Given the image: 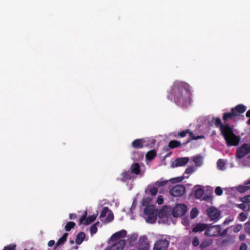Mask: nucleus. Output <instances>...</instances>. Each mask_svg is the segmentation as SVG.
<instances>
[{
  "instance_id": "nucleus-21",
  "label": "nucleus",
  "mask_w": 250,
  "mask_h": 250,
  "mask_svg": "<svg viewBox=\"0 0 250 250\" xmlns=\"http://www.w3.org/2000/svg\"><path fill=\"white\" fill-rule=\"evenodd\" d=\"M122 181L125 182L127 180H130L133 177V173L131 171H125L122 174Z\"/></svg>"
},
{
  "instance_id": "nucleus-47",
  "label": "nucleus",
  "mask_w": 250,
  "mask_h": 250,
  "mask_svg": "<svg viewBox=\"0 0 250 250\" xmlns=\"http://www.w3.org/2000/svg\"><path fill=\"white\" fill-rule=\"evenodd\" d=\"M242 229V225L241 224H237L233 227V231L234 232L237 233L240 231Z\"/></svg>"
},
{
  "instance_id": "nucleus-40",
  "label": "nucleus",
  "mask_w": 250,
  "mask_h": 250,
  "mask_svg": "<svg viewBox=\"0 0 250 250\" xmlns=\"http://www.w3.org/2000/svg\"><path fill=\"white\" fill-rule=\"evenodd\" d=\"M230 227L224 229L222 231L221 230V226L220 225V237L227 236L228 232V230Z\"/></svg>"
},
{
  "instance_id": "nucleus-20",
  "label": "nucleus",
  "mask_w": 250,
  "mask_h": 250,
  "mask_svg": "<svg viewBox=\"0 0 250 250\" xmlns=\"http://www.w3.org/2000/svg\"><path fill=\"white\" fill-rule=\"evenodd\" d=\"M206 121H207L208 125L210 126H215L219 127V117L216 118H210L208 117V119L206 120Z\"/></svg>"
},
{
  "instance_id": "nucleus-3",
  "label": "nucleus",
  "mask_w": 250,
  "mask_h": 250,
  "mask_svg": "<svg viewBox=\"0 0 250 250\" xmlns=\"http://www.w3.org/2000/svg\"><path fill=\"white\" fill-rule=\"evenodd\" d=\"M187 134H189V138L186 141V142H184L183 145H186L188 143H189L191 140H198L200 139H202L204 138V136L203 135H198V136H195L194 134L190 131L189 129H186L184 130H183L181 132H178L177 135H175L174 136L175 137H180L181 138H184L185 137Z\"/></svg>"
},
{
  "instance_id": "nucleus-35",
  "label": "nucleus",
  "mask_w": 250,
  "mask_h": 250,
  "mask_svg": "<svg viewBox=\"0 0 250 250\" xmlns=\"http://www.w3.org/2000/svg\"><path fill=\"white\" fill-rule=\"evenodd\" d=\"M147 222L150 223H153L156 220V216L155 213L147 215Z\"/></svg>"
},
{
  "instance_id": "nucleus-12",
  "label": "nucleus",
  "mask_w": 250,
  "mask_h": 250,
  "mask_svg": "<svg viewBox=\"0 0 250 250\" xmlns=\"http://www.w3.org/2000/svg\"><path fill=\"white\" fill-rule=\"evenodd\" d=\"M125 244V240H120L115 243L111 247H108L104 250H122Z\"/></svg>"
},
{
  "instance_id": "nucleus-52",
  "label": "nucleus",
  "mask_w": 250,
  "mask_h": 250,
  "mask_svg": "<svg viewBox=\"0 0 250 250\" xmlns=\"http://www.w3.org/2000/svg\"><path fill=\"white\" fill-rule=\"evenodd\" d=\"M164 199L163 196L160 195L159 196L157 199V203L159 205H161L163 203Z\"/></svg>"
},
{
  "instance_id": "nucleus-42",
  "label": "nucleus",
  "mask_w": 250,
  "mask_h": 250,
  "mask_svg": "<svg viewBox=\"0 0 250 250\" xmlns=\"http://www.w3.org/2000/svg\"><path fill=\"white\" fill-rule=\"evenodd\" d=\"M167 182H168V181H167V180L158 181H156L154 184L156 186L161 187H163L165 185H166Z\"/></svg>"
},
{
  "instance_id": "nucleus-5",
  "label": "nucleus",
  "mask_w": 250,
  "mask_h": 250,
  "mask_svg": "<svg viewBox=\"0 0 250 250\" xmlns=\"http://www.w3.org/2000/svg\"><path fill=\"white\" fill-rule=\"evenodd\" d=\"M186 191V188L182 185H178L173 187L169 191V194L173 197H181Z\"/></svg>"
},
{
  "instance_id": "nucleus-58",
  "label": "nucleus",
  "mask_w": 250,
  "mask_h": 250,
  "mask_svg": "<svg viewBox=\"0 0 250 250\" xmlns=\"http://www.w3.org/2000/svg\"><path fill=\"white\" fill-rule=\"evenodd\" d=\"M240 241H243L246 238V235L244 234H241L239 236Z\"/></svg>"
},
{
  "instance_id": "nucleus-51",
  "label": "nucleus",
  "mask_w": 250,
  "mask_h": 250,
  "mask_svg": "<svg viewBox=\"0 0 250 250\" xmlns=\"http://www.w3.org/2000/svg\"><path fill=\"white\" fill-rule=\"evenodd\" d=\"M245 230L247 233L250 234V222H248L245 224Z\"/></svg>"
},
{
  "instance_id": "nucleus-44",
  "label": "nucleus",
  "mask_w": 250,
  "mask_h": 250,
  "mask_svg": "<svg viewBox=\"0 0 250 250\" xmlns=\"http://www.w3.org/2000/svg\"><path fill=\"white\" fill-rule=\"evenodd\" d=\"M195 171V168L193 166L188 167L185 171V173L187 174H191Z\"/></svg>"
},
{
  "instance_id": "nucleus-24",
  "label": "nucleus",
  "mask_w": 250,
  "mask_h": 250,
  "mask_svg": "<svg viewBox=\"0 0 250 250\" xmlns=\"http://www.w3.org/2000/svg\"><path fill=\"white\" fill-rule=\"evenodd\" d=\"M85 237V234L83 232H79L76 236V243L77 245H80L83 241Z\"/></svg>"
},
{
  "instance_id": "nucleus-31",
  "label": "nucleus",
  "mask_w": 250,
  "mask_h": 250,
  "mask_svg": "<svg viewBox=\"0 0 250 250\" xmlns=\"http://www.w3.org/2000/svg\"><path fill=\"white\" fill-rule=\"evenodd\" d=\"M138 236L137 234H132L128 239V243L130 245H133L137 240Z\"/></svg>"
},
{
  "instance_id": "nucleus-14",
  "label": "nucleus",
  "mask_w": 250,
  "mask_h": 250,
  "mask_svg": "<svg viewBox=\"0 0 250 250\" xmlns=\"http://www.w3.org/2000/svg\"><path fill=\"white\" fill-rule=\"evenodd\" d=\"M188 157L178 158L172 163L171 167H173L186 165L189 162Z\"/></svg>"
},
{
  "instance_id": "nucleus-22",
  "label": "nucleus",
  "mask_w": 250,
  "mask_h": 250,
  "mask_svg": "<svg viewBox=\"0 0 250 250\" xmlns=\"http://www.w3.org/2000/svg\"><path fill=\"white\" fill-rule=\"evenodd\" d=\"M157 155V152L155 149L148 151L146 155V158L148 161H152Z\"/></svg>"
},
{
  "instance_id": "nucleus-36",
  "label": "nucleus",
  "mask_w": 250,
  "mask_h": 250,
  "mask_svg": "<svg viewBox=\"0 0 250 250\" xmlns=\"http://www.w3.org/2000/svg\"><path fill=\"white\" fill-rule=\"evenodd\" d=\"M196 166L200 167L202 164V157L200 156H196L193 159Z\"/></svg>"
},
{
  "instance_id": "nucleus-63",
  "label": "nucleus",
  "mask_w": 250,
  "mask_h": 250,
  "mask_svg": "<svg viewBox=\"0 0 250 250\" xmlns=\"http://www.w3.org/2000/svg\"><path fill=\"white\" fill-rule=\"evenodd\" d=\"M70 243L71 244H73L74 243V240H70Z\"/></svg>"
},
{
  "instance_id": "nucleus-8",
  "label": "nucleus",
  "mask_w": 250,
  "mask_h": 250,
  "mask_svg": "<svg viewBox=\"0 0 250 250\" xmlns=\"http://www.w3.org/2000/svg\"><path fill=\"white\" fill-rule=\"evenodd\" d=\"M150 247L149 241L146 236H142L137 243L138 250H149Z\"/></svg>"
},
{
  "instance_id": "nucleus-25",
  "label": "nucleus",
  "mask_w": 250,
  "mask_h": 250,
  "mask_svg": "<svg viewBox=\"0 0 250 250\" xmlns=\"http://www.w3.org/2000/svg\"><path fill=\"white\" fill-rule=\"evenodd\" d=\"M181 146V143L180 141L177 140H171L169 141L168 146L170 149H173Z\"/></svg>"
},
{
  "instance_id": "nucleus-46",
  "label": "nucleus",
  "mask_w": 250,
  "mask_h": 250,
  "mask_svg": "<svg viewBox=\"0 0 250 250\" xmlns=\"http://www.w3.org/2000/svg\"><path fill=\"white\" fill-rule=\"evenodd\" d=\"M151 201V199L150 198L147 197V198H144L142 201L143 206H146V207L149 206V204L150 203Z\"/></svg>"
},
{
  "instance_id": "nucleus-15",
  "label": "nucleus",
  "mask_w": 250,
  "mask_h": 250,
  "mask_svg": "<svg viewBox=\"0 0 250 250\" xmlns=\"http://www.w3.org/2000/svg\"><path fill=\"white\" fill-rule=\"evenodd\" d=\"M132 146L135 148H141L146 146L147 144L144 139H137L134 140L131 143Z\"/></svg>"
},
{
  "instance_id": "nucleus-4",
  "label": "nucleus",
  "mask_w": 250,
  "mask_h": 250,
  "mask_svg": "<svg viewBox=\"0 0 250 250\" xmlns=\"http://www.w3.org/2000/svg\"><path fill=\"white\" fill-rule=\"evenodd\" d=\"M187 206L183 204H177L172 209V215L174 217L183 216L187 211Z\"/></svg>"
},
{
  "instance_id": "nucleus-28",
  "label": "nucleus",
  "mask_w": 250,
  "mask_h": 250,
  "mask_svg": "<svg viewBox=\"0 0 250 250\" xmlns=\"http://www.w3.org/2000/svg\"><path fill=\"white\" fill-rule=\"evenodd\" d=\"M235 117L233 112L230 111V112L225 113L222 116V119L224 122H227L229 120H231Z\"/></svg>"
},
{
  "instance_id": "nucleus-26",
  "label": "nucleus",
  "mask_w": 250,
  "mask_h": 250,
  "mask_svg": "<svg viewBox=\"0 0 250 250\" xmlns=\"http://www.w3.org/2000/svg\"><path fill=\"white\" fill-rule=\"evenodd\" d=\"M144 212L145 214L146 215L155 213L154 206L153 205H150L146 207Z\"/></svg>"
},
{
  "instance_id": "nucleus-29",
  "label": "nucleus",
  "mask_w": 250,
  "mask_h": 250,
  "mask_svg": "<svg viewBox=\"0 0 250 250\" xmlns=\"http://www.w3.org/2000/svg\"><path fill=\"white\" fill-rule=\"evenodd\" d=\"M238 208L242 209L244 211H249L250 210V205L243 202V203L237 204L236 205Z\"/></svg>"
},
{
  "instance_id": "nucleus-48",
  "label": "nucleus",
  "mask_w": 250,
  "mask_h": 250,
  "mask_svg": "<svg viewBox=\"0 0 250 250\" xmlns=\"http://www.w3.org/2000/svg\"><path fill=\"white\" fill-rule=\"evenodd\" d=\"M240 201L246 203V204L250 203V195H247L244 196V197L241 198Z\"/></svg>"
},
{
  "instance_id": "nucleus-61",
  "label": "nucleus",
  "mask_w": 250,
  "mask_h": 250,
  "mask_svg": "<svg viewBox=\"0 0 250 250\" xmlns=\"http://www.w3.org/2000/svg\"><path fill=\"white\" fill-rule=\"evenodd\" d=\"M222 193H223V190H222V189L220 187V196L222 195Z\"/></svg>"
},
{
  "instance_id": "nucleus-64",
  "label": "nucleus",
  "mask_w": 250,
  "mask_h": 250,
  "mask_svg": "<svg viewBox=\"0 0 250 250\" xmlns=\"http://www.w3.org/2000/svg\"><path fill=\"white\" fill-rule=\"evenodd\" d=\"M170 154H171V152H169V153H167V154L166 155L165 157H168V156H169L170 155Z\"/></svg>"
},
{
  "instance_id": "nucleus-49",
  "label": "nucleus",
  "mask_w": 250,
  "mask_h": 250,
  "mask_svg": "<svg viewBox=\"0 0 250 250\" xmlns=\"http://www.w3.org/2000/svg\"><path fill=\"white\" fill-rule=\"evenodd\" d=\"M192 244L194 247H197L199 245V240L197 237H194L192 241Z\"/></svg>"
},
{
  "instance_id": "nucleus-16",
  "label": "nucleus",
  "mask_w": 250,
  "mask_h": 250,
  "mask_svg": "<svg viewBox=\"0 0 250 250\" xmlns=\"http://www.w3.org/2000/svg\"><path fill=\"white\" fill-rule=\"evenodd\" d=\"M207 212L208 217L211 220H214L219 218V211L213 207L208 208Z\"/></svg>"
},
{
  "instance_id": "nucleus-2",
  "label": "nucleus",
  "mask_w": 250,
  "mask_h": 250,
  "mask_svg": "<svg viewBox=\"0 0 250 250\" xmlns=\"http://www.w3.org/2000/svg\"><path fill=\"white\" fill-rule=\"evenodd\" d=\"M220 130L228 146H237L239 144L241 138L234 134L233 126L228 124L224 125L220 119Z\"/></svg>"
},
{
  "instance_id": "nucleus-10",
  "label": "nucleus",
  "mask_w": 250,
  "mask_h": 250,
  "mask_svg": "<svg viewBox=\"0 0 250 250\" xmlns=\"http://www.w3.org/2000/svg\"><path fill=\"white\" fill-rule=\"evenodd\" d=\"M235 237L232 235L220 237V246L227 247L234 242Z\"/></svg>"
},
{
  "instance_id": "nucleus-45",
  "label": "nucleus",
  "mask_w": 250,
  "mask_h": 250,
  "mask_svg": "<svg viewBox=\"0 0 250 250\" xmlns=\"http://www.w3.org/2000/svg\"><path fill=\"white\" fill-rule=\"evenodd\" d=\"M247 217H248L247 214L244 212L240 213L238 216V219L241 221H245L247 219Z\"/></svg>"
},
{
  "instance_id": "nucleus-18",
  "label": "nucleus",
  "mask_w": 250,
  "mask_h": 250,
  "mask_svg": "<svg viewBox=\"0 0 250 250\" xmlns=\"http://www.w3.org/2000/svg\"><path fill=\"white\" fill-rule=\"evenodd\" d=\"M126 231L123 229L113 234L112 235L111 239L112 241H115L120 238L125 237L126 235Z\"/></svg>"
},
{
  "instance_id": "nucleus-56",
  "label": "nucleus",
  "mask_w": 250,
  "mask_h": 250,
  "mask_svg": "<svg viewBox=\"0 0 250 250\" xmlns=\"http://www.w3.org/2000/svg\"><path fill=\"white\" fill-rule=\"evenodd\" d=\"M225 166V162L223 160L220 159V169H223V167Z\"/></svg>"
},
{
  "instance_id": "nucleus-50",
  "label": "nucleus",
  "mask_w": 250,
  "mask_h": 250,
  "mask_svg": "<svg viewBox=\"0 0 250 250\" xmlns=\"http://www.w3.org/2000/svg\"><path fill=\"white\" fill-rule=\"evenodd\" d=\"M108 212H108L107 217L106 218V220L108 222H111L113 220L114 216H113V214L112 211L110 210H109V211Z\"/></svg>"
},
{
  "instance_id": "nucleus-62",
  "label": "nucleus",
  "mask_w": 250,
  "mask_h": 250,
  "mask_svg": "<svg viewBox=\"0 0 250 250\" xmlns=\"http://www.w3.org/2000/svg\"><path fill=\"white\" fill-rule=\"evenodd\" d=\"M249 119L247 121V123L248 125H250V117H249Z\"/></svg>"
},
{
  "instance_id": "nucleus-54",
  "label": "nucleus",
  "mask_w": 250,
  "mask_h": 250,
  "mask_svg": "<svg viewBox=\"0 0 250 250\" xmlns=\"http://www.w3.org/2000/svg\"><path fill=\"white\" fill-rule=\"evenodd\" d=\"M69 219L71 220L77 218V216L75 213H70L69 216Z\"/></svg>"
},
{
  "instance_id": "nucleus-6",
  "label": "nucleus",
  "mask_w": 250,
  "mask_h": 250,
  "mask_svg": "<svg viewBox=\"0 0 250 250\" xmlns=\"http://www.w3.org/2000/svg\"><path fill=\"white\" fill-rule=\"evenodd\" d=\"M169 245V242L167 239L162 238L155 243L153 250H166Z\"/></svg>"
},
{
  "instance_id": "nucleus-41",
  "label": "nucleus",
  "mask_w": 250,
  "mask_h": 250,
  "mask_svg": "<svg viewBox=\"0 0 250 250\" xmlns=\"http://www.w3.org/2000/svg\"><path fill=\"white\" fill-rule=\"evenodd\" d=\"M98 223H96L95 224H93L91 227L90 229V232L91 235L94 234L96 233L97 231V224Z\"/></svg>"
},
{
  "instance_id": "nucleus-13",
  "label": "nucleus",
  "mask_w": 250,
  "mask_h": 250,
  "mask_svg": "<svg viewBox=\"0 0 250 250\" xmlns=\"http://www.w3.org/2000/svg\"><path fill=\"white\" fill-rule=\"evenodd\" d=\"M247 109L246 106L242 104H239L236 105L234 107H232L231 109V111H232L235 117L239 116L241 114L244 113Z\"/></svg>"
},
{
  "instance_id": "nucleus-37",
  "label": "nucleus",
  "mask_w": 250,
  "mask_h": 250,
  "mask_svg": "<svg viewBox=\"0 0 250 250\" xmlns=\"http://www.w3.org/2000/svg\"><path fill=\"white\" fill-rule=\"evenodd\" d=\"M198 214V209L196 208H193L190 211V217L191 219H194L197 217Z\"/></svg>"
},
{
  "instance_id": "nucleus-33",
  "label": "nucleus",
  "mask_w": 250,
  "mask_h": 250,
  "mask_svg": "<svg viewBox=\"0 0 250 250\" xmlns=\"http://www.w3.org/2000/svg\"><path fill=\"white\" fill-rule=\"evenodd\" d=\"M76 223L74 222H68L64 227V229L67 231H69L72 229L74 228Z\"/></svg>"
},
{
  "instance_id": "nucleus-32",
  "label": "nucleus",
  "mask_w": 250,
  "mask_h": 250,
  "mask_svg": "<svg viewBox=\"0 0 250 250\" xmlns=\"http://www.w3.org/2000/svg\"><path fill=\"white\" fill-rule=\"evenodd\" d=\"M211 244V241L210 240H204L202 242L201 244L200 245V248L201 250L205 249L208 246L210 245Z\"/></svg>"
},
{
  "instance_id": "nucleus-27",
  "label": "nucleus",
  "mask_w": 250,
  "mask_h": 250,
  "mask_svg": "<svg viewBox=\"0 0 250 250\" xmlns=\"http://www.w3.org/2000/svg\"><path fill=\"white\" fill-rule=\"evenodd\" d=\"M131 171L133 174H139L140 172V166L138 163H134L131 167Z\"/></svg>"
},
{
  "instance_id": "nucleus-59",
  "label": "nucleus",
  "mask_w": 250,
  "mask_h": 250,
  "mask_svg": "<svg viewBox=\"0 0 250 250\" xmlns=\"http://www.w3.org/2000/svg\"><path fill=\"white\" fill-rule=\"evenodd\" d=\"M215 193L217 195H219V187H217L215 189Z\"/></svg>"
},
{
  "instance_id": "nucleus-17",
  "label": "nucleus",
  "mask_w": 250,
  "mask_h": 250,
  "mask_svg": "<svg viewBox=\"0 0 250 250\" xmlns=\"http://www.w3.org/2000/svg\"><path fill=\"white\" fill-rule=\"evenodd\" d=\"M246 185H240L237 187H233L232 188L233 190L236 189L241 193H244L246 191L250 189V181H247L244 183Z\"/></svg>"
},
{
  "instance_id": "nucleus-1",
  "label": "nucleus",
  "mask_w": 250,
  "mask_h": 250,
  "mask_svg": "<svg viewBox=\"0 0 250 250\" xmlns=\"http://www.w3.org/2000/svg\"><path fill=\"white\" fill-rule=\"evenodd\" d=\"M191 91L190 85L185 82L175 81L172 84L167 97L173 99L175 104L182 107H187L191 103Z\"/></svg>"
},
{
  "instance_id": "nucleus-57",
  "label": "nucleus",
  "mask_w": 250,
  "mask_h": 250,
  "mask_svg": "<svg viewBox=\"0 0 250 250\" xmlns=\"http://www.w3.org/2000/svg\"><path fill=\"white\" fill-rule=\"evenodd\" d=\"M55 244V241L54 240H50L48 243V246L49 247H52L53 246V245H54Z\"/></svg>"
},
{
  "instance_id": "nucleus-19",
  "label": "nucleus",
  "mask_w": 250,
  "mask_h": 250,
  "mask_svg": "<svg viewBox=\"0 0 250 250\" xmlns=\"http://www.w3.org/2000/svg\"><path fill=\"white\" fill-rule=\"evenodd\" d=\"M208 227V225L204 223H198L192 229V232H198L202 231L207 229Z\"/></svg>"
},
{
  "instance_id": "nucleus-7",
  "label": "nucleus",
  "mask_w": 250,
  "mask_h": 250,
  "mask_svg": "<svg viewBox=\"0 0 250 250\" xmlns=\"http://www.w3.org/2000/svg\"><path fill=\"white\" fill-rule=\"evenodd\" d=\"M250 153V146L248 144H244L236 150V156L239 159H241Z\"/></svg>"
},
{
  "instance_id": "nucleus-38",
  "label": "nucleus",
  "mask_w": 250,
  "mask_h": 250,
  "mask_svg": "<svg viewBox=\"0 0 250 250\" xmlns=\"http://www.w3.org/2000/svg\"><path fill=\"white\" fill-rule=\"evenodd\" d=\"M234 220V218L232 216H229L223 222L222 226L228 225L230 223L232 222Z\"/></svg>"
},
{
  "instance_id": "nucleus-53",
  "label": "nucleus",
  "mask_w": 250,
  "mask_h": 250,
  "mask_svg": "<svg viewBox=\"0 0 250 250\" xmlns=\"http://www.w3.org/2000/svg\"><path fill=\"white\" fill-rule=\"evenodd\" d=\"M247 245L245 243H242L240 247L239 250H247Z\"/></svg>"
},
{
  "instance_id": "nucleus-34",
  "label": "nucleus",
  "mask_w": 250,
  "mask_h": 250,
  "mask_svg": "<svg viewBox=\"0 0 250 250\" xmlns=\"http://www.w3.org/2000/svg\"><path fill=\"white\" fill-rule=\"evenodd\" d=\"M147 189L152 196L156 195L158 192V188L157 187H152L149 186L147 187Z\"/></svg>"
},
{
  "instance_id": "nucleus-23",
  "label": "nucleus",
  "mask_w": 250,
  "mask_h": 250,
  "mask_svg": "<svg viewBox=\"0 0 250 250\" xmlns=\"http://www.w3.org/2000/svg\"><path fill=\"white\" fill-rule=\"evenodd\" d=\"M67 236V233H64L63 235L57 242L55 246V249L57 248L60 245H63L66 242Z\"/></svg>"
},
{
  "instance_id": "nucleus-55",
  "label": "nucleus",
  "mask_w": 250,
  "mask_h": 250,
  "mask_svg": "<svg viewBox=\"0 0 250 250\" xmlns=\"http://www.w3.org/2000/svg\"><path fill=\"white\" fill-rule=\"evenodd\" d=\"M178 179H179V178H173V179H170V181H171L172 183H177V182H181L183 180V178L179 179V180H178Z\"/></svg>"
},
{
  "instance_id": "nucleus-60",
  "label": "nucleus",
  "mask_w": 250,
  "mask_h": 250,
  "mask_svg": "<svg viewBox=\"0 0 250 250\" xmlns=\"http://www.w3.org/2000/svg\"><path fill=\"white\" fill-rule=\"evenodd\" d=\"M246 116L247 117H250V109L247 112Z\"/></svg>"
},
{
  "instance_id": "nucleus-9",
  "label": "nucleus",
  "mask_w": 250,
  "mask_h": 250,
  "mask_svg": "<svg viewBox=\"0 0 250 250\" xmlns=\"http://www.w3.org/2000/svg\"><path fill=\"white\" fill-rule=\"evenodd\" d=\"M97 214L98 213H97L96 215L93 214L86 218L87 211H85L84 213L82 215L79 219V224L81 225L83 224L84 225H88L91 224L96 220Z\"/></svg>"
},
{
  "instance_id": "nucleus-30",
  "label": "nucleus",
  "mask_w": 250,
  "mask_h": 250,
  "mask_svg": "<svg viewBox=\"0 0 250 250\" xmlns=\"http://www.w3.org/2000/svg\"><path fill=\"white\" fill-rule=\"evenodd\" d=\"M204 193V190L201 188H199L195 191L194 195L196 199H201Z\"/></svg>"
},
{
  "instance_id": "nucleus-11",
  "label": "nucleus",
  "mask_w": 250,
  "mask_h": 250,
  "mask_svg": "<svg viewBox=\"0 0 250 250\" xmlns=\"http://www.w3.org/2000/svg\"><path fill=\"white\" fill-rule=\"evenodd\" d=\"M219 234V225L210 226L208 225L205 232V235L208 236H215Z\"/></svg>"
},
{
  "instance_id": "nucleus-39",
  "label": "nucleus",
  "mask_w": 250,
  "mask_h": 250,
  "mask_svg": "<svg viewBox=\"0 0 250 250\" xmlns=\"http://www.w3.org/2000/svg\"><path fill=\"white\" fill-rule=\"evenodd\" d=\"M109 211V209L108 207H104L100 213V217H104L106 215V214Z\"/></svg>"
},
{
  "instance_id": "nucleus-43",
  "label": "nucleus",
  "mask_w": 250,
  "mask_h": 250,
  "mask_svg": "<svg viewBox=\"0 0 250 250\" xmlns=\"http://www.w3.org/2000/svg\"><path fill=\"white\" fill-rule=\"evenodd\" d=\"M16 245L15 244H11L4 247L2 250H15Z\"/></svg>"
}]
</instances>
